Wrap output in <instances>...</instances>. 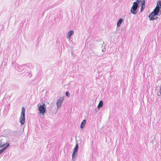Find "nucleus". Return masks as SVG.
<instances>
[{
    "label": "nucleus",
    "mask_w": 161,
    "mask_h": 161,
    "mask_svg": "<svg viewBox=\"0 0 161 161\" xmlns=\"http://www.w3.org/2000/svg\"><path fill=\"white\" fill-rule=\"evenodd\" d=\"M25 110L24 107L22 108V111L21 113L20 117L19 118V121L21 125H24L25 122Z\"/></svg>",
    "instance_id": "nucleus-2"
},
{
    "label": "nucleus",
    "mask_w": 161,
    "mask_h": 161,
    "mask_svg": "<svg viewBox=\"0 0 161 161\" xmlns=\"http://www.w3.org/2000/svg\"><path fill=\"white\" fill-rule=\"evenodd\" d=\"M63 98L62 97H60L57 101V105L58 108H59L61 106V103L63 101Z\"/></svg>",
    "instance_id": "nucleus-6"
},
{
    "label": "nucleus",
    "mask_w": 161,
    "mask_h": 161,
    "mask_svg": "<svg viewBox=\"0 0 161 161\" xmlns=\"http://www.w3.org/2000/svg\"><path fill=\"white\" fill-rule=\"evenodd\" d=\"M9 145V144H7L4 148L0 150V154L3 152L8 147Z\"/></svg>",
    "instance_id": "nucleus-8"
},
{
    "label": "nucleus",
    "mask_w": 161,
    "mask_h": 161,
    "mask_svg": "<svg viewBox=\"0 0 161 161\" xmlns=\"http://www.w3.org/2000/svg\"><path fill=\"white\" fill-rule=\"evenodd\" d=\"M157 15L155 14V13L153 12L150 14L149 16V17L150 20H154L156 19L157 17L155 16Z\"/></svg>",
    "instance_id": "nucleus-7"
},
{
    "label": "nucleus",
    "mask_w": 161,
    "mask_h": 161,
    "mask_svg": "<svg viewBox=\"0 0 161 161\" xmlns=\"http://www.w3.org/2000/svg\"><path fill=\"white\" fill-rule=\"evenodd\" d=\"M103 105V102L102 101H100L99 103L98 104V105L97 106V107L99 108L100 107H102V106Z\"/></svg>",
    "instance_id": "nucleus-13"
},
{
    "label": "nucleus",
    "mask_w": 161,
    "mask_h": 161,
    "mask_svg": "<svg viewBox=\"0 0 161 161\" xmlns=\"http://www.w3.org/2000/svg\"><path fill=\"white\" fill-rule=\"evenodd\" d=\"M145 7V1H144L142 3V5L141 7V11H142L143 9Z\"/></svg>",
    "instance_id": "nucleus-12"
},
{
    "label": "nucleus",
    "mask_w": 161,
    "mask_h": 161,
    "mask_svg": "<svg viewBox=\"0 0 161 161\" xmlns=\"http://www.w3.org/2000/svg\"><path fill=\"white\" fill-rule=\"evenodd\" d=\"M123 21V19H120L118 21L117 23V25L119 27L120 26L121 23Z\"/></svg>",
    "instance_id": "nucleus-10"
},
{
    "label": "nucleus",
    "mask_w": 161,
    "mask_h": 161,
    "mask_svg": "<svg viewBox=\"0 0 161 161\" xmlns=\"http://www.w3.org/2000/svg\"><path fill=\"white\" fill-rule=\"evenodd\" d=\"M7 143V141L5 138L0 140V147H3Z\"/></svg>",
    "instance_id": "nucleus-5"
},
{
    "label": "nucleus",
    "mask_w": 161,
    "mask_h": 161,
    "mask_svg": "<svg viewBox=\"0 0 161 161\" xmlns=\"http://www.w3.org/2000/svg\"><path fill=\"white\" fill-rule=\"evenodd\" d=\"M77 151H75V150L74 151L73 154H72V158H73L74 157H75L74 155H75V153Z\"/></svg>",
    "instance_id": "nucleus-15"
},
{
    "label": "nucleus",
    "mask_w": 161,
    "mask_h": 161,
    "mask_svg": "<svg viewBox=\"0 0 161 161\" xmlns=\"http://www.w3.org/2000/svg\"><path fill=\"white\" fill-rule=\"evenodd\" d=\"M86 121L85 119L83 120L81 122L80 125V127L81 128H83L85 124H86Z\"/></svg>",
    "instance_id": "nucleus-11"
},
{
    "label": "nucleus",
    "mask_w": 161,
    "mask_h": 161,
    "mask_svg": "<svg viewBox=\"0 0 161 161\" xmlns=\"http://www.w3.org/2000/svg\"><path fill=\"white\" fill-rule=\"evenodd\" d=\"M159 11H161V1L160 0L158 1L156 7L153 12L155 13V14L157 15L158 14Z\"/></svg>",
    "instance_id": "nucleus-3"
},
{
    "label": "nucleus",
    "mask_w": 161,
    "mask_h": 161,
    "mask_svg": "<svg viewBox=\"0 0 161 161\" xmlns=\"http://www.w3.org/2000/svg\"><path fill=\"white\" fill-rule=\"evenodd\" d=\"M66 95L68 97H69V93L68 92H66Z\"/></svg>",
    "instance_id": "nucleus-16"
},
{
    "label": "nucleus",
    "mask_w": 161,
    "mask_h": 161,
    "mask_svg": "<svg viewBox=\"0 0 161 161\" xmlns=\"http://www.w3.org/2000/svg\"><path fill=\"white\" fill-rule=\"evenodd\" d=\"M74 33V32L73 31H69L67 34V37L68 39H69L71 36H72Z\"/></svg>",
    "instance_id": "nucleus-9"
},
{
    "label": "nucleus",
    "mask_w": 161,
    "mask_h": 161,
    "mask_svg": "<svg viewBox=\"0 0 161 161\" xmlns=\"http://www.w3.org/2000/svg\"><path fill=\"white\" fill-rule=\"evenodd\" d=\"M78 144H76L75 146V147L74 150L76 151H77L78 150Z\"/></svg>",
    "instance_id": "nucleus-14"
},
{
    "label": "nucleus",
    "mask_w": 161,
    "mask_h": 161,
    "mask_svg": "<svg viewBox=\"0 0 161 161\" xmlns=\"http://www.w3.org/2000/svg\"><path fill=\"white\" fill-rule=\"evenodd\" d=\"M38 110L40 113L43 115L46 111V105L45 103H43L42 105L40 106L39 107Z\"/></svg>",
    "instance_id": "nucleus-4"
},
{
    "label": "nucleus",
    "mask_w": 161,
    "mask_h": 161,
    "mask_svg": "<svg viewBox=\"0 0 161 161\" xmlns=\"http://www.w3.org/2000/svg\"><path fill=\"white\" fill-rule=\"evenodd\" d=\"M142 0H137L136 2H134L133 6L131 8V12L133 14H136V9L138 6V4L140 2L142 1Z\"/></svg>",
    "instance_id": "nucleus-1"
},
{
    "label": "nucleus",
    "mask_w": 161,
    "mask_h": 161,
    "mask_svg": "<svg viewBox=\"0 0 161 161\" xmlns=\"http://www.w3.org/2000/svg\"><path fill=\"white\" fill-rule=\"evenodd\" d=\"M160 94H161V86L160 87Z\"/></svg>",
    "instance_id": "nucleus-17"
}]
</instances>
